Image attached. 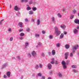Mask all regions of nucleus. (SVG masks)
I'll list each match as a JSON object with an SVG mask.
<instances>
[{
	"mask_svg": "<svg viewBox=\"0 0 79 79\" xmlns=\"http://www.w3.org/2000/svg\"><path fill=\"white\" fill-rule=\"evenodd\" d=\"M78 47H79V45H77V46H75L73 47V50L72 52L70 53L69 56L70 57H73V55L75 53V50H76V49H77L78 48Z\"/></svg>",
	"mask_w": 79,
	"mask_h": 79,
	"instance_id": "1",
	"label": "nucleus"
},
{
	"mask_svg": "<svg viewBox=\"0 0 79 79\" xmlns=\"http://www.w3.org/2000/svg\"><path fill=\"white\" fill-rule=\"evenodd\" d=\"M70 62L69 60H67L65 63L64 61H62L61 62V64L63 66V68L64 69H66V68H67L66 66V64H69Z\"/></svg>",
	"mask_w": 79,
	"mask_h": 79,
	"instance_id": "2",
	"label": "nucleus"
},
{
	"mask_svg": "<svg viewBox=\"0 0 79 79\" xmlns=\"http://www.w3.org/2000/svg\"><path fill=\"white\" fill-rule=\"evenodd\" d=\"M55 33L57 36H59L61 34V31L58 29V28L56 27L55 28Z\"/></svg>",
	"mask_w": 79,
	"mask_h": 79,
	"instance_id": "3",
	"label": "nucleus"
},
{
	"mask_svg": "<svg viewBox=\"0 0 79 79\" xmlns=\"http://www.w3.org/2000/svg\"><path fill=\"white\" fill-rule=\"evenodd\" d=\"M31 54L32 55V56L33 57H35V56H36L37 55L36 52L34 51L31 52Z\"/></svg>",
	"mask_w": 79,
	"mask_h": 79,
	"instance_id": "4",
	"label": "nucleus"
},
{
	"mask_svg": "<svg viewBox=\"0 0 79 79\" xmlns=\"http://www.w3.org/2000/svg\"><path fill=\"white\" fill-rule=\"evenodd\" d=\"M73 32L74 34H77V33H78V30H77V29L74 28L73 30Z\"/></svg>",
	"mask_w": 79,
	"mask_h": 79,
	"instance_id": "5",
	"label": "nucleus"
},
{
	"mask_svg": "<svg viewBox=\"0 0 79 79\" xmlns=\"http://www.w3.org/2000/svg\"><path fill=\"white\" fill-rule=\"evenodd\" d=\"M57 76L59 78H62L63 77V75H62V73H58Z\"/></svg>",
	"mask_w": 79,
	"mask_h": 79,
	"instance_id": "6",
	"label": "nucleus"
},
{
	"mask_svg": "<svg viewBox=\"0 0 79 79\" xmlns=\"http://www.w3.org/2000/svg\"><path fill=\"white\" fill-rule=\"evenodd\" d=\"M69 52H67L65 54V59H67L68 57V55H69Z\"/></svg>",
	"mask_w": 79,
	"mask_h": 79,
	"instance_id": "7",
	"label": "nucleus"
},
{
	"mask_svg": "<svg viewBox=\"0 0 79 79\" xmlns=\"http://www.w3.org/2000/svg\"><path fill=\"white\" fill-rule=\"evenodd\" d=\"M74 22L75 24H79V20L78 19H75L74 20Z\"/></svg>",
	"mask_w": 79,
	"mask_h": 79,
	"instance_id": "8",
	"label": "nucleus"
},
{
	"mask_svg": "<svg viewBox=\"0 0 79 79\" xmlns=\"http://www.w3.org/2000/svg\"><path fill=\"white\" fill-rule=\"evenodd\" d=\"M18 25L20 27H21V28L23 27V23L22 22L19 23Z\"/></svg>",
	"mask_w": 79,
	"mask_h": 79,
	"instance_id": "9",
	"label": "nucleus"
},
{
	"mask_svg": "<svg viewBox=\"0 0 79 79\" xmlns=\"http://www.w3.org/2000/svg\"><path fill=\"white\" fill-rule=\"evenodd\" d=\"M6 67H7V64L5 63L4 64H3L2 67V69H4V68H6Z\"/></svg>",
	"mask_w": 79,
	"mask_h": 79,
	"instance_id": "10",
	"label": "nucleus"
},
{
	"mask_svg": "<svg viewBox=\"0 0 79 79\" xmlns=\"http://www.w3.org/2000/svg\"><path fill=\"white\" fill-rule=\"evenodd\" d=\"M51 61H52L51 62V64H55V62L54 61H55V58H52L51 59Z\"/></svg>",
	"mask_w": 79,
	"mask_h": 79,
	"instance_id": "11",
	"label": "nucleus"
},
{
	"mask_svg": "<svg viewBox=\"0 0 79 79\" xmlns=\"http://www.w3.org/2000/svg\"><path fill=\"white\" fill-rule=\"evenodd\" d=\"M10 74H11V73L10 72H8L7 73L6 75L8 77H10Z\"/></svg>",
	"mask_w": 79,
	"mask_h": 79,
	"instance_id": "12",
	"label": "nucleus"
},
{
	"mask_svg": "<svg viewBox=\"0 0 79 79\" xmlns=\"http://www.w3.org/2000/svg\"><path fill=\"white\" fill-rule=\"evenodd\" d=\"M29 46V43L28 42H26L25 43V48H27V47Z\"/></svg>",
	"mask_w": 79,
	"mask_h": 79,
	"instance_id": "13",
	"label": "nucleus"
},
{
	"mask_svg": "<svg viewBox=\"0 0 79 79\" xmlns=\"http://www.w3.org/2000/svg\"><path fill=\"white\" fill-rule=\"evenodd\" d=\"M51 21L54 24H55V18L54 17H52L51 18Z\"/></svg>",
	"mask_w": 79,
	"mask_h": 79,
	"instance_id": "14",
	"label": "nucleus"
},
{
	"mask_svg": "<svg viewBox=\"0 0 79 79\" xmlns=\"http://www.w3.org/2000/svg\"><path fill=\"white\" fill-rule=\"evenodd\" d=\"M60 27L62 29H64L66 28V26L64 24H62L60 25Z\"/></svg>",
	"mask_w": 79,
	"mask_h": 79,
	"instance_id": "15",
	"label": "nucleus"
},
{
	"mask_svg": "<svg viewBox=\"0 0 79 79\" xmlns=\"http://www.w3.org/2000/svg\"><path fill=\"white\" fill-rule=\"evenodd\" d=\"M48 69H50L52 67V65L51 64H49L48 65Z\"/></svg>",
	"mask_w": 79,
	"mask_h": 79,
	"instance_id": "16",
	"label": "nucleus"
},
{
	"mask_svg": "<svg viewBox=\"0 0 79 79\" xmlns=\"http://www.w3.org/2000/svg\"><path fill=\"white\" fill-rule=\"evenodd\" d=\"M63 37H64V34L62 33L60 36V39H63Z\"/></svg>",
	"mask_w": 79,
	"mask_h": 79,
	"instance_id": "17",
	"label": "nucleus"
},
{
	"mask_svg": "<svg viewBox=\"0 0 79 79\" xmlns=\"http://www.w3.org/2000/svg\"><path fill=\"white\" fill-rule=\"evenodd\" d=\"M40 20H39V19L37 20V25L38 26H39V25H40Z\"/></svg>",
	"mask_w": 79,
	"mask_h": 79,
	"instance_id": "18",
	"label": "nucleus"
},
{
	"mask_svg": "<svg viewBox=\"0 0 79 79\" xmlns=\"http://www.w3.org/2000/svg\"><path fill=\"white\" fill-rule=\"evenodd\" d=\"M69 44H66L65 45V48L66 49H68L69 48Z\"/></svg>",
	"mask_w": 79,
	"mask_h": 79,
	"instance_id": "19",
	"label": "nucleus"
},
{
	"mask_svg": "<svg viewBox=\"0 0 79 79\" xmlns=\"http://www.w3.org/2000/svg\"><path fill=\"white\" fill-rule=\"evenodd\" d=\"M52 55H55V50H53L52 51Z\"/></svg>",
	"mask_w": 79,
	"mask_h": 79,
	"instance_id": "20",
	"label": "nucleus"
},
{
	"mask_svg": "<svg viewBox=\"0 0 79 79\" xmlns=\"http://www.w3.org/2000/svg\"><path fill=\"white\" fill-rule=\"evenodd\" d=\"M14 10L15 11H18V10H19V8L17 6H16L14 8Z\"/></svg>",
	"mask_w": 79,
	"mask_h": 79,
	"instance_id": "21",
	"label": "nucleus"
},
{
	"mask_svg": "<svg viewBox=\"0 0 79 79\" xmlns=\"http://www.w3.org/2000/svg\"><path fill=\"white\" fill-rule=\"evenodd\" d=\"M72 68H77V66L76 65H73L71 66Z\"/></svg>",
	"mask_w": 79,
	"mask_h": 79,
	"instance_id": "22",
	"label": "nucleus"
},
{
	"mask_svg": "<svg viewBox=\"0 0 79 79\" xmlns=\"http://www.w3.org/2000/svg\"><path fill=\"white\" fill-rule=\"evenodd\" d=\"M29 15H33V14H34V12H33V11L31 10H30L29 12Z\"/></svg>",
	"mask_w": 79,
	"mask_h": 79,
	"instance_id": "23",
	"label": "nucleus"
},
{
	"mask_svg": "<svg viewBox=\"0 0 79 79\" xmlns=\"http://www.w3.org/2000/svg\"><path fill=\"white\" fill-rule=\"evenodd\" d=\"M73 73H77L78 72V71L77 70H76L75 69H73Z\"/></svg>",
	"mask_w": 79,
	"mask_h": 79,
	"instance_id": "24",
	"label": "nucleus"
},
{
	"mask_svg": "<svg viewBox=\"0 0 79 79\" xmlns=\"http://www.w3.org/2000/svg\"><path fill=\"white\" fill-rule=\"evenodd\" d=\"M19 35L21 37H23V36H24V33L23 32L21 33Z\"/></svg>",
	"mask_w": 79,
	"mask_h": 79,
	"instance_id": "25",
	"label": "nucleus"
},
{
	"mask_svg": "<svg viewBox=\"0 0 79 79\" xmlns=\"http://www.w3.org/2000/svg\"><path fill=\"white\" fill-rule=\"evenodd\" d=\"M35 68L36 69H39V65L36 64L35 65Z\"/></svg>",
	"mask_w": 79,
	"mask_h": 79,
	"instance_id": "26",
	"label": "nucleus"
},
{
	"mask_svg": "<svg viewBox=\"0 0 79 79\" xmlns=\"http://www.w3.org/2000/svg\"><path fill=\"white\" fill-rule=\"evenodd\" d=\"M32 10L35 11H36L37 10V8L36 7H32Z\"/></svg>",
	"mask_w": 79,
	"mask_h": 79,
	"instance_id": "27",
	"label": "nucleus"
},
{
	"mask_svg": "<svg viewBox=\"0 0 79 79\" xmlns=\"http://www.w3.org/2000/svg\"><path fill=\"white\" fill-rule=\"evenodd\" d=\"M33 3V2L32 0H30L29 2V4H30V5H31V4H32Z\"/></svg>",
	"mask_w": 79,
	"mask_h": 79,
	"instance_id": "28",
	"label": "nucleus"
},
{
	"mask_svg": "<svg viewBox=\"0 0 79 79\" xmlns=\"http://www.w3.org/2000/svg\"><path fill=\"white\" fill-rule=\"evenodd\" d=\"M74 15H71L70 16V18L71 19H73V18H74Z\"/></svg>",
	"mask_w": 79,
	"mask_h": 79,
	"instance_id": "29",
	"label": "nucleus"
},
{
	"mask_svg": "<svg viewBox=\"0 0 79 79\" xmlns=\"http://www.w3.org/2000/svg\"><path fill=\"white\" fill-rule=\"evenodd\" d=\"M35 35L36 37H39V35H39V34H35Z\"/></svg>",
	"mask_w": 79,
	"mask_h": 79,
	"instance_id": "30",
	"label": "nucleus"
},
{
	"mask_svg": "<svg viewBox=\"0 0 79 79\" xmlns=\"http://www.w3.org/2000/svg\"><path fill=\"white\" fill-rule=\"evenodd\" d=\"M22 31H23V29L22 28L20 29L19 30V32H22Z\"/></svg>",
	"mask_w": 79,
	"mask_h": 79,
	"instance_id": "31",
	"label": "nucleus"
},
{
	"mask_svg": "<svg viewBox=\"0 0 79 79\" xmlns=\"http://www.w3.org/2000/svg\"><path fill=\"white\" fill-rule=\"evenodd\" d=\"M38 76H39L40 77H41L42 76V74L40 73H38Z\"/></svg>",
	"mask_w": 79,
	"mask_h": 79,
	"instance_id": "32",
	"label": "nucleus"
},
{
	"mask_svg": "<svg viewBox=\"0 0 79 79\" xmlns=\"http://www.w3.org/2000/svg\"><path fill=\"white\" fill-rule=\"evenodd\" d=\"M60 44L59 43H58L57 44H56V47L58 48L60 47Z\"/></svg>",
	"mask_w": 79,
	"mask_h": 79,
	"instance_id": "33",
	"label": "nucleus"
},
{
	"mask_svg": "<svg viewBox=\"0 0 79 79\" xmlns=\"http://www.w3.org/2000/svg\"><path fill=\"white\" fill-rule=\"evenodd\" d=\"M28 2V0H22L21 2Z\"/></svg>",
	"mask_w": 79,
	"mask_h": 79,
	"instance_id": "34",
	"label": "nucleus"
},
{
	"mask_svg": "<svg viewBox=\"0 0 79 79\" xmlns=\"http://www.w3.org/2000/svg\"><path fill=\"white\" fill-rule=\"evenodd\" d=\"M31 8L30 7H27V10H31Z\"/></svg>",
	"mask_w": 79,
	"mask_h": 79,
	"instance_id": "35",
	"label": "nucleus"
},
{
	"mask_svg": "<svg viewBox=\"0 0 79 79\" xmlns=\"http://www.w3.org/2000/svg\"><path fill=\"white\" fill-rule=\"evenodd\" d=\"M17 58L18 60H21V58H20V57L19 56H17Z\"/></svg>",
	"mask_w": 79,
	"mask_h": 79,
	"instance_id": "36",
	"label": "nucleus"
},
{
	"mask_svg": "<svg viewBox=\"0 0 79 79\" xmlns=\"http://www.w3.org/2000/svg\"><path fill=\"white\" fill-rule=\"evenodd\" d=\"M28 56L29 57V58H31V53H28Z\"/></svg>",
	"mask_w": 79,
	"mask_h": 79,
	"instance_id": "37",
	"label": "nucleus"
},
{
	"mask_svg": "<svg viewBox=\"0 0 79 79\" xmlns=\"http://www.w3.org/2000/svg\"><path fill=\"white\" fill-rule=\"evenodd\" d=\"M20 14H21V13L20 12H18L16 14V15L17 16H19V15H20Z\"/></svg>",
	"mask_w": 79,
	"mask_h": 79,
	"instance_id": "38",
	"label": "nucleus"
},
{
	"mask_svg": "<svg viewBox=\"0 0 79 79\" xmlns=\"http://www.w3.org/2000/svg\"><path fill=\"white\" fill-rule=\"evenodd\" d=\"M39 67L40 68H42V65L41 64H39Z\"/></svg>",
	"mask_w": 79,
	"mask_h": 79,
	"instance_id": "39",
	"label": "nucleus"
},
{
	"mask_svg": "<svg viewBox=\"0 0 79 79\" xmlns=\"http://www.w3.org/2000/svg\"><path fill=\"white\" fill-rule=\"evenodd\" d=\"M57 15L58 16V17H59V18H61V15L60 14V13L58 14Z\"/></svg>",
	"mask_w": 79,
	"mask_h": 79,
	"instance_id": "40",
	"label": "nucleus"
},
{
	"mask_svg": "<svg viewBox=\"0 0 79 79\" xmlns=\"http://www.w3.org/2000/svg\"><path fill=\"white\" fill-rule=\"evenodd\" d=\"M49 38L50 39H52L53 38V36L52 35H50L49 36Z\"/></svg>",
	"mask_w": 79,
	"mask_h": 79,
	"instance_id": "41",
	"label": "nucleus"
},
{
	"mask_svg": "<svg viewBox=\"0 0 79 79\" xmlns=\"http://www.w3.org/2000/svg\"><path fill=\"white\" fill-rule=\"evenodd\" d=\"M76 10H73V14H75L76 13Z\"/></svg>",
	"mask_w": 79,
	"mask_h": 79,
	"instance_id": "42",
	"label": "nucleus"
},
{
	"mask_svg": "<svg viewBox=\"0 0 79 79\" xmlns=\"http://www.w3.org/2000/svg\"><path fill=\"white\" fill-rule=\"evenodd\" d=\"M8 31L9 32H11V28H9L8 29Z\"/></svg>",
	"mask_w": 79,
	"mask_h": 79,
	"instance_id": "43",
	"label": "nucleus"
},
{
	"mask_svg": "<svg viewBox=\"0 0 79 79\" xmlns=\"http://www.w3.org/2000/svg\"><path fill=\"white\" fill-rule=\"evenodd\" d=\"M30 31V29L29 28H27L26 29V31L27 32H29V31Z\"/></svg>",
	"mask_w": 79,
	"mask_h": 79,
	"instance_id": "44",
	"label": "nucleus"
},
{
	"mask_svg": "<svg viewBox=\"0 0 79 79\" xmlns=\"http://www.w3.org/2000/svg\"><path fill=\"white\" fill-rule=\"evenodd\" d=\"M41 56H43V57H44V56H45V54H44V53H42L41 54Z\"/></svg>",
	"mask_w": 79,
	"mask_h": 79,
	"instance_id": "45",
	"label": "nucleus"
},
{
	"mask_svg": "<svg viewBox=\"0 0 79 79\" xmlns=\"http://www.w3.org/2000/svg\"><path fill=\"white\" fill-rule=\"evenodd\" d=\"M41 79H45V77L44 76H42L41 77Z\"/></svg>",
	"mask_w": 79,
	"mask_h": 79,
	"instance_id": "46",
	"label": "nucleus"
},
{
	"mask_svg": "<svg viewBox=\"0 0 79 79\" xmlns=\"http://www.w3.org/2000/svg\"><path fill=\"white\" fill-rule=\"evenodd\" d=\"M38 45H39V46H40L42 45V43L40 42H39L38 43Z\"/></svg>",
	"mask_w": 79,
	"mask_h": 79,
	"instance_id": "47",
	"label": "nucleus"
},
{
	"mask_svg": "<svg viewBox=\"0 0 79 79\" xmlns=\"http://www.w3.org/2000/svg\"><path fill=\"white\" fill-rule=\"evenodd\" d=\"M55 63L56 64H58V61L56 60L55 62Z\"/></svg>",
	"mask_w": 79,
	"mask_h": 79,
	"instance_id": "48",
	"label": "nucleus"
},
{
	"mask_svg": "<svg viewBox=\"0 0 79 79\" xmlns=\"http://www.w3.org/2000/svg\"><path fill=\"white\" fill-rule=\"evenodd\" d=\"M42 34H45V31H42Z\"/></svg>",
	"mask_w": 79,
	"mask_h": 79,
	"instance_id": "49",
	"label": "nucleus"
},
{
	"mask_svg": "<svg viewBox=\"0 0 79 79\" xmlns=\"http://www.w3.org/2000/svg\"><path fill=\"white\" fill-rule=\"evenodd\" d=\"M25 22H28V21L29 20L28 19H25Z\"/></svg>",
	"mask_w": 79,
	"mask_h": 79,
	"instance_id": "50",
	"label": "nucleus"
},
{
	"mask_svg": "<svg viewBox=\"0 0 79 79\" xmlns=\"http://www.w3.org/2000/svg\"><path fill=\"white\" fill-rule=\"evenodd\" d=\"M63 33L65 35H66L67 34V32L66 31H64Z\"/></svg>",
	"mask_w": 79,
	"mask_h": 79,
	"instance_id": "51",
	"label": "nucleus"
},
{
	"mask_svg": "<svg viewBox=\"0 0 79 79\" xmlns=\"http://www.w3.org/2000/svg\"><path fill=\"white\" fill-rule=\"evenodd\" d=\"M6 75H4L3 76L4 78H6Z\"/></svg>",
	"mask_w": 79,
	"mask_h": 79,
	"instance_id": "52",
	"label": "nucleus"
},
{
	"mask_svg": "<svg viewBox=\"0 0 79 79\" xmlns=\"http://www.w3.org/2000/svg\"><path fill=\"white\" fill-rule=\"evenodd\" d=\"M49 74H52V71H50V72H49Z\"/></svg>",
	"mask_w": 79,
	"mask_h": 79,
	"instance_id": "53",
	"label": "nucleus"
},
{
	"mask_svg": "<svg viewBox=\"0 0 79 79\" xmlns=\"http://www.w3.org/2000/svg\"><path fill=\"white\" fill-rule=\"evenodd\" d=\"M31 21H33V22H34V19H33L31 18Z\"/></svg>",
	"mask_w": 79,
	"mask_h": 79,
	"instance_id": "54",
	"label": "nucleus"
},
{
	"mask_svg": "<svg viewBox=\"0 0 79 79\" xmlns=\"http://www.w3.org/2000/svg\"><path fill=\"white\" fill-rule=\"evenodd\" d=\"M48 53L49 55H51V52H48Z\"/></svg>",
	"mask_w": 79,
	"mask_h": 79,
	"instance_id": "55",
	"label": "nucleus"
},
{
	"mask_svg": "<svg viewBox=\"0 0 79 79\" xmlns=\"http://www.w3.org/2000/svg\"><path fill=\"white\" fill-rule=\"evenodd\" d=\"M48 79H52V77H49L48 78Z\"/></svg>",
	"mask_w": 79,
	"mask_h": 79,
	"instance_id": "56",
	"label": "nucleus"
},
{
	"mask_svg": "<svg viewBox=\"0 0 79 79\" xmlns=\"http://www.w3.org/2000/svg\"><path fill=\"white\" fill-rule=\"evenodd\" d=\"M20 78L21 79H23V76H21V77H20Z\"/></svg>",
	"mask_w": 79,
	"mask_h": 79,
	"instance_id": "57",
	"label": "nucleus"
},
{
	"mask_svg": "<svg viewBox=\"0 0 79 79\" xmlns=\"http://www.w3.org/2000/svg\"><path fill=\"white\" fill-rule=\"evenodd\" d=\"M3 21V19L1 20V21H0V22L1 23H2V21Z\"/></svg>",
	"mask_w": 79,
	"mask_h": 79,
	"instance_id": "58",
	"label": "nucleus"
},
{
	"mask_svg": "<svg viewBox=\"0 0 79 79\" xmlns=\"http://www.w3.org/2000/svg\"><path fill=\"white\" fill-rule=\"evenodd\" d=\"M10 40H13V37H11L10 38Z\"/></svg>",
	"mask_w": 79,
	"mask_h": 79,
	"instance_id": "59",
	"label": "nucleus"
},
{
	"mask_svg": "<svg viewBox=\"0 0 79 79\" xmlns=\"http://www.w3.org/2000/svg\"><path fill=\"white\" fill-rule=\"evenodd\" d=\"M65 10H66V9H65L64 8L63 9V11H65Z\"/></svg>",
	"mask_w": 79,
	"mask_h": 79,
	"instance_id": "60",
	"label": "nucleus"
},
{
	"mask_svg": "<svg viewBox=\"0 0 79 79\" xmlns=\"http://www.w3.org/2000/svg\"><path fill=\"white\" fill-rule=\"evenodd\" d=\"M12 60H14V59H15V57H13L12 58Z\"/></svg>",
	"mask_w": 79,
	"mask_h": 79,
	"instance_id": "61",
	"label": "nucleus"
},
{
	"mask_svg": "<svg viewBox=\"0 0 79 79\" xmlns=\"http://www.w3.org/2000/svg\"><path fill=\"white\" fill-rule=\"evenodd\" d=\"M23 37H21L20 38V39H21V40H23Z\"/></svg>",
	"mask_w": 79,
	"mask_h": 79,
	"instance_id": "62",
	"label": "nucleus"
},
{
	"mask_svg": "<svg viewBox=\"0 0 79 79\" xmlns=\"http://www.w3.org/2000/svg\"><path fill=\"white\" fill-rule=\"evenodd\" d=\"M34 76H35L34 74H33L32 75V76L34 77Z\"/></svg>",
	"mask_w": 79,
	"mask_h": 79,
	"instance_id": "63",
	"label": "nucleus"
},
{
	"mask_svg": "<svg viewBox=\"0 0 79 79\" xmlns=\"http://www.w3.org/2000/svg\"><path fill=\"white\" fill-rule=\"evenodd\" d=\"M11 8V5H10V8Z\"/></svg>",
	"mask_w": 79,
	"mask_h": 79,
	"instance_id": "64",
	"label": "nucleus"
}]
</instances>
